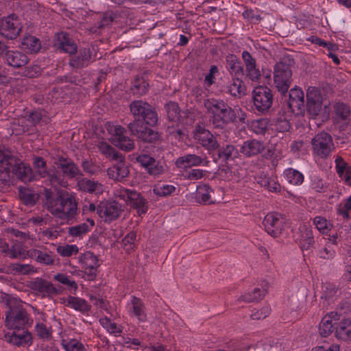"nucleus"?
<instances>
[{"label":"nucleus","mask_w":351,"mask_h":351,"mask_svg":"<svg viewBox=\"0 0 351 351\" xmlns=\"http://www.w3.org/2000/svg\"><path fill=\"white\" fill-rule=\"evenodd\" d=\"M43 206L54 217L69 221L75 218L77 213V202L71 194L56 195L50 189L43 191Z\"/></svg>","instance_id":"obj_1"},{"label":"nucleus","mask_w":351,"mask_h":351,"mask_svg":"<svg viewBox=\"0 0 351 351\" xmlns=\"http://www.w3.org/2000/svg\"><path fill=\"white\" fill-rule=\"evenodd\" d=\"M204 107L210 114V121L215 128H223L236 120L234 110L223 100L208 99L204 101Z\"/></svg>","instance_id":"obj_2"},{"label":"nucleus","mask_w":351,"mask_h":351,"mask_svg":"<svg viewBox=\"0 0 351 351\" xmlns=\"http://www.w3.org/2000/svg\"><path fill=\"white\" fill-rule=\"evenodd\" d=\"M113 193L116 198L124 201L128 206L135 209L139 215L147 212V201L136 191L119 186L114 189Z\"/></svg>","instance_id":"obj_3"},{"label":"nucleus","mask_w":351,"mask_h":351,"mask_svg":"<svg viewBox=\"0 0 351 351\" xmlns=\"http://www.w3.org/2000/svg\"><path fill=\"white\" fill-rule=\"evenodd\" d=\"M130 108L136 119L142 118L146 124L152 126L157 124L158 114L148 103L142 100L134 101L130 104Z\"/></svg>","instance_id":"obj_4"},{"label":"nucleus","mask_w":351,"mask_h":351,"mask_svg":"<svg viewBox=\"0 0 351 351\" xmlns=\"http://www.w3.org/2000/svg\"><path fill=\"white\" fill-rule=\"evenodd\" d=\"M292 77V71L287 64L283 62H278L274 69V84L277 90L282 94H285L289 90Z\"/></svg>","instance_id":"obj_5"},{"label":"nucleus","mask_w":351,"mask_h":351,"mask_svg":"<svg viewBox=\"0 0 351 351\" xmlns=\"http://www.w3.org/2000/svg\"><path fill=\"white\" fill-rule=\"evenodd\" d=\"M106 129L111 135L112 143L125 151H130L134 147V141L125 136V128L112 123H107Z\"/></svg>","instance_id":"obj_6"},{"label":"nucleus","mask_w":351,"mask_h":351,"mask_svg":"<svg viewBox=\"0 0 351 351\" xmlns=\"http://www.w3.org/2000/svg\"><path fill=\"white\" fill-rule=\"evenodd\" d=\"M22 28L19 17L14 14L0 19V35L7 39H16L20 35Z\"/></svg>","instance_id":"obj_7"},{"label":"nucleus","mask_w":351,"mask_h":351,"mask_svg":"<svg viewBox=\"0 0 351 351\" xmlns=\"http://www.w3.org/2000/svg\"><path fill=\"white\" fill-rule=\"evenodd\" d=\"M253 103L255 108L261 113L268 112L273 104L271 90L267 86H257L252 93Z\"/></svg>","instance_id":"obj_8"},{"label":"nucleus","mask_w":351,"mask_h":351,"mask_svg":"<svg viewBox=\"0 0 351 351\" xmlns=\"http://www.w3.org/2000/svg\"><path fill=\"white\" fill-rule=\"evenodd\" d=\"M78 262L84 273L86 279L90 281L95 280L97 269L100 266L98 257L93 252L88 251L79 256Z\"/></svg>","instance_id":"obj_9"},{"label":"nucleus","mask_w":351,"mask_h":351,"mask_svg":"<svg viewBox=\"0 0 351 351\" xmlns=\"http://www.w3.org/2000/svg\"><path fill=\"white\" fill-rule=\"evenodd\" d=\"M315 154L320 158L328 157L334 149V143L330 134L326 132L317 134L311 141Z\"/></svg>","instance_id":"obj_10"},{"label":"nucleus","mask_w":351,"mask_h":351,"mask_svg":"<svg viewBox=\"0 0 351 351\" xmlns=\"http://www.w3.org/2000/svg\"><path fill=\"white\" fill-rule=\"evenodd\" d=\"M27 323L28 317L25 309L20 306L10 308L5 319V326L8 328L14 330L24 329Z\"/></svg>","instance_id":"obj_11"},{"label":"nucleus","mask_w":351,"mask_h":351,"mask_svg":"<svg viewBox=\"0 0 351 351\" xmlns=\"http://www.w3.org/2000/svg\"><path fill=\"white\" fill-rule=\"evenodd\" d=\"M285 219L278 213H269L263 219V224L265 231L271 237L276 238L282 233Z\"/></svg>","instance_id":"obj_12"},{"label":"nucleus","mask_w":351,"mask_h":351,"mask_svg":"<svg viewBox=\"0 0 351 351\" xmlns=\"http://www.w3.org/2000/svg\"><path fill=\"white\" fill-rule=\"evenodd\" d=\"M194 138L208 152H213L219 148V144L215 136L208 130L199 125L195 128Z\"/></svg>","instance_id":"obj_13"},{"label":"nucleus","mask_w":351,"mask_h":351,"mask_svg":"<svg viewBox=\"0 0 351 351\" xmlns=\"http://www.w3.org/2000/svg\"><path fill=\"white\" fill-rule=\"evenodd\" d=\"M30 289L42 298H49L58 293V289L49 281L37 278L29 282Z\"/></svg>","instance_id":"obj_14"},{"label":"nucleus","mask_w":351,"mask_h":351,"mask_svg":"<svg viewBox=\"0 0 351 351\" xmlns=\"http://www.w3.org/2000/svg\"><path fill=\"white\" fill-rule=\"evenodd\" d=\"M307 108L311 114L317 115L322 109L323 98L320 90L310 86L306 90Z\"/></svg>","instance_id":"obj_15"},{"label":"nucleus","mask_w":351,"mask_h":351,"mask_svg":"<svg viewBox=\"0 0 351 351\" xmlns=\"http://www.w3.org/2000/svg\"><path fill=\"white\" fill-rule=\"evenodd\" d=\"M121 212V206L116 202H101L97 209V213L106 222L116 219Z\"/></svg>","instance_id":"obj_16"},{"label":"nucleus","mask_w":351,"mask_h":351,"mask_svg":"<svg viewBox=\"0 0 351 351\" xmlns=\"http://www.w3.org/2000/svg\"><path fill=\"white\" fill-rule=\"evenodd\" d=\"M128 313L131 317H136L139 322L147 321L146 308L143 302L133 295L126 306Z\"/></svg>","instance_id":"obj_17"},{"label":"nucleus","mask_w":351,"mask_h":351,"mask_svg":"<svg viewBox=\"0 0 351 351\" xmlns=\"http://www.w3.org/2000/svg\"><path fill=\"white\" fill-rule=\"evenodd\" d=\"M77 54L71 57L69 65L73 69H82L87 66L94 60L90 48H80Z\"/></svg>","instance_id":"obj_18"},{"label":"nucleus","mask_w":351,"mask_h":351,"mask_svg":"<svg viewBox=\"0 0 351 351\" xmlns=\"http://www.w3.org/2000/svg\"><path fill=\"white\" fill-rule=\"evenodd\" d=\"M18 159L8 153L1 152L0 156V178L1 180H7L10 178V172L17 165Z\"/></svg>","instance_id":"obj_19"},{"label":"nucleus","mask_w":351,"mask_h":351,"mask_svg":"<svg viewBox=\"0 0 351 351\" xmlns=\"http://www.w3.org/2000/svg\"><path fill=\"white\" fill-rule=\"evenodd\" d=\"M288 105L291 112L295 114H299L302 111L304 106V99L302 89L298 88L291 89Z\"/></svg>","instance_id":"obj_20"},{"label":"nucleus","mask_w":351,"mask_h":351,"mask_svg":"<svg viewBox=\"0 0 351 351\" xmlns=\"http://www.w3.org/2000/svg\"><path fill=\"white\" fill-rule=\"evenodd\" d=\"M55 45L61 51L69 54H75L77 52V45L65 32H60L56 35Z\"/></svg>","instance_id":"obj_21"},{"label":"nucleus","mask_w":351,"mask_h":351,"mask_svg":"<svg viewBox=\"0 0 351 351\" xmlns=\"http://www.w3.org/2000/svg\"><path fill=\"white\" fill-rule=\"evenodd\" d=\"M55 45L61 51L69 54H75L77 52V45L65 32H60L56 35Z\"/></svg>","instance_id":"obj_22"},{"label":"nucleus","mask_w":351,"mask_h":351,"mask_svg":"<svg viewBox=\"0 0 351 351\" xmlns=\"http://www.w3.org/2000/svg\"><path fill=\"white\" fill-rule=\"evenodd\" d=\"M136 161L144 167L150 175L158 176L163 173L164 168L154 158L147 154H142L136 158Z\"/></svg>","instance_id":"obj_23"},{"label":"nucleus","mask_w":351,"mask_h":351,"mask_svg":"<svg viewBox=\"0 0 351 351\" xmlns=\"http://www.w3.org/2000/svg\"><path fill=\"white\" fill-rule=\"evenodd\" d=\"M114 160L117 161V163L108 168V175L111 179L121 180L128 176L130 173L129 169L124 162V158L122 155L120 156V158Z\"/></svg>","instance_id":"obj_24"},{"label":"nucleus","mask_w":351,"mask_h":351,"mask_svg":"<svg viewBox=\"0 0 351 351\" xmlns=\"http://www.w3.org/2000/svg\"><path fill=\"white\" fill-rule=\"evenodd\" d=\"M61 303L64 306L73 308L82 313H87L90 311L91 306L83 298L69 295L61 298Z\"/></svg>","instance_id":"obj_25"},{"label":"nucleus","mask_w":351,"mask_h":351,"mask_svg":"<svg viewBox=\"0 0 351 351\" xmlns=\"http://www.w3.org/2000/svg\"><path fill=\"white\" fill-rule=\"evenodd\" d=\"M7 64L14 68H20L26 65L29 62L27 55L17 50H9L5 52L4 57Z\"/></svg>","instance_id":"obj_26"},{"label":"nucleus","mask_w":351,"mask_h":351,"mask_svg":"<svg viewBox=\"0 0 351 351\" xmlns=\"http://www.w3.org/2000/svg\"><path fill=\"white\" fill-rule=\"evenodd\" d=\"M339 320V315L335 312H330L326 315L322 319L319 330L323 337H328L334 330V325Z\"/></svg>","instance_id":"obj_27"},{"label":"nucleus","mask_w":351,"mask_h":351,"mask_svg":"<svg viewBox=\"0 0 351 351\" xmlns=\"http://www.w3.org/2000/svg\"><path fill=\"white\" fill-rule=\"evenodd\" d=\"M12 173L24 182L36 180V176H34L30 166L24 164L20 160H18L17 165L13 167Z\"/></svg>","instance_id":"obj_28"},{"label":"nucleus","mask_w":351,"mask_h":351,"mask_svg":"<svg viewBox=\"0 0 351 351\" xmlns=\"http://www.w3.org/2000/svg\"><path fill=\"white\" fill-rule=\"evenodd\" d=\"M264 149L263 143L253 139L244 141L240 147V152L246 157H252L261 154Z\"/></svg>","instance_id":"obj_29"},{"label":"nucleus","mask_w":351,"mask_h":351,"mask_svg":"<svg viewBox=\"0 0 351 351\" xmlns=\"http://www.w3.org/2000/svg\"><path fill=\"white\" fill-rule=\"evenodd\" d=\"M351 114L350 108L343 102H335L332 105V118L335 123L347 121Z\"/></svg>","instance_id":"obj_30"},{"label":"nucleus","mask_w":351,"mask_h":351,"mask_svg":"<svg viewBox=\"0 0 351 351\" xmlns=\"http://www.w3.org/2000/svg\"><path fill=\"white\" fill-rule=\"evenodd\" d=\"M299 244L302 251L308 250L315 243L313 231L311 227L302 225L300 228Z\"/></svg>","instance_id":"obj_31"},{"label":"nucleus","mask_w":351,"mask_h":351,"mask_svg":"<svg viewBox=\"0 0 351 351\" xmlns=\"http://www.w3.org/2000/svg\"><path fill=\"white\" fill-rule=\"evenodd\" d=\"M58 169H60L64 176L74 178L80 174V171L75 164L71 160L60 158L55 162Z\"/></svg>","instance_id":"obj_32"},{"label":"nucleus","mask_w":351,"mask_h":351,"mask_svg":"<svg viewBox=\"0 0 351 351\" xmlns=\"http://www.w3.org/2000/svg\"><path fill=\"white\" fill-rule=\"evenodd\" d=\"M29 254V258L35 259L36 262L40 264L52 265L55 263L56 255L51 252L30 249Z\"/></svg>","instance_id":"obj_33"},{"label":"nucleus","mask_w":351,"mask_h":351,"mask_svg":"<svg viewBox=\"0 0 351 351\" xmlns=\"http://www.w3.org/2000/svg\"><path fill=\"white\" fill-rule=\"evenodd\" d=\"M204 160L195 154H186L179 157L176 162L178 167L181 169H188L192 167L200 166L203 164Z\"/></svg>","instance_id":"obj_34"},{"label":"nucleus","mask_w":351,"mask_h":351,"mask_svg":"<svg viewBox=\"0 0 351 351\" xmlns=\"http://www.w3.org/2000/svg\"><path fill=\"white\" fill-rule=\"evenodd\" d=\"M7 248L0 247V251L12 258L25 259L29 257V250H25L20 243H14L11 248L7 244Z\"/></svg>","instance_id":"obj_35"},{"label":"nucleus","mask_w":351,"mask_h":351,"mask_svg":"<svg viewBox=\"0 0 351 351\" xmlns=\"http://www.w3.org/2000/svg\"><path fill=\"white\" fill-rule=\"evenodd\" d=\"M217 149L218 158L224 162L232 161L239 156V151L233 145L228 144Z\"/></svg>","instance_id":"obj_36"},{"label":"nucleus","mask_w":351,"mask_h":351,"mask_svg":"<svg viewBox=\"0 0 351 351\" xmlns=\"http://www.w3.org/2000/svg\"><path fill=\"white\" fill-rule=\"evenodd\" d=\"M211 193H213V190L208 185H200L197 188L195 199L200 204H213L215 200L213 199Z\"/></svg>","instance_id":"obj_37"},{"label":"nucleus","mask_w":351,"mask_h":351,"mask_svg":"<svg viewBox=\"0 0 351 351\" xmlns=\"http://www.w3.org/2000/svg\"><path fill=\"white\" fill-rule=\"evenodd\" d=\"M77 186L79 190L88 193H100L103 191V186L100 183L86 178L79 180Z\"/></svg>","instance_id":"obj_38"},{"label":"nucleus","mask_w":351,"mask_h":351,"mask_svg":"<svg viewBox=\"0 0 351 351\" xmlns=\"http://www.w3.org/2000/svg\"><path fill=\"white\" fill-rule=\"evenodd\" d=\"M256 182L270 192L278 193L280 191L281 186L274 178L261 174L256 178Z\"/></svg>","instance_id":"obj_39"},{"label":"nucleus","mask_w":351,"mask_h":351,"mask_svg":"<svg viewBox=\"0 0 351 351\" xmlns=\"http://www.w3.org/2000/svg\"><path fill=\"white\" fill-rule=\"evenodd\" d=\"M32 341V335L29 332L24 329L14 331L10 336L9 341L16 346L26 345Z\"/></svg>","instance_id":"obj_40"},{"label":"nucleus","mask_w":351,"mask_h":351,"mask_svg":"<svg viewBox=\"0 0 351 351\" xmlns=\"http://www.w3.org/2000/svg\"><path fill=\"white\" fill-rule=\"evenodd\" d=\"M335 336L341 340L351 341V321L349 319H343L339 322Z\"/></svg>","instance_id":"obj_41"},{"label":"nucleus","mask_w":351,"mask_h":351,"mask_svg":"<svg viewBox=\"0 0 351 351\" xmlns=\"http://www.w3.org/2000/svg\"><path fill=\"white\" fill-rule=\"evenodd\" d=\"M22 48L27 51L36 53L41 48V43L38 38L34 36L28 35L23 37L21 41Z\"/></svg>","instance_id":"obj_42"},{"label":"nucleus","mask_w":351,"mask_h":351,"mask_svg":"<svg viewBox=\"0 0 351 351\" xmlns=\"http://www.w3.org/2000/svg\"><path fill=\"white\" fill-rule=\"evenodd\" d=\"M226 92L236 97H241L245 94V86L239 78L232 79L227 85Z\"/></svg>","instance_id":"obj_43"},{"label":"nucleus","mask_w":351,"mask_h":351,"mask_svg":"<svg viewBox=\"0 0 351 351\" xmlns=\"http://www.w3.org/2000/svg\"><path fill=\"white\" fill-rule=\"evenodd\" d=\"M61 345L66 351H88L87 346L74 338H63Z\"/></svg>","instance_id":"obj_44"},{"label":"nucleus","mask_w":351,"mask_h":351,"mask_svg":"<svg viewBox=\"0 0 351 351\" xmlns=\"http://www.w3.org/2000/svg\"><path fill=\"white\" fill-rule=\"evenodd\" d=\"M322 299H325L328 303L334 302L339 295V289L330 282H325L322 286Z\"/></svg>","instance_id":"obj_45"},{"label":"nucleus","mask_w":351,"mask_h":351,"mask_svg":"<svg viewBox=\"0 0 351 351\" xmlns=\"http://www.w3.org/2000/svg\"><path fill=\"white\" fill-rule=\"evenodd\" d=\"M33 165L36 173H34L36 176V180L40 178H46L49 170L47 167L46 161L40 156H35L33 160Z\"/></svg>","instance_id":"obj_46"},{"label":"nucleus","mask_w":351,"mask_h":351,"mask_svg":"<svg viewBox=\"0 0 351 351\" xmlns=\"http://www.w3.org/2000/svg\"><path fill=\"white\" fill-rule=\"evenodd\" d=\"M287 181L293 185H300L304 182V176L298 170L289 168L284 171Z\"/></svg>","instance_id":"obj_47"},{"label":"nucleus","mask_w":351,"mask_h":351,"mask_svg":"<svg viewBox=\"0 0 351 351\" xmlns=\"http://www.w3.org/2000/svg\"><path fill=\"white\" fill-rule=\"evenodd\" d=\"M53 279L62 285H66L69 290L73 293H75L78 289L77 282L64 274H57L54 276Z\"/></svg>","instance_id":"obj_48"},{"label":"nucleus","mask_w":351,"mask_h":351,"mask_svg":"<svg viewBox=\"0 0 351 351\" xmlns=\"http://www.w3.org/2000/svg\"><path fill=\"white\" fill-rule=\"evenodd\" d=\"M19 197L26 205H34L38 199V195L29 189H19Z\"/></svg>","instance_id":"obj_49"},{"label":"nucleus","mask_w":351,"mask_h":351,"mask_svg":"<svg viewBox=\"0 0 351 351\" xmlns=\"http://www.w3.org/2000/svg\"><path fill=\"white\" fill-rule=\"evenodd\" d=\"M266 293V288H255L252 292L242 295L241 300L247 302L258 301L260 300H262Z\"/></svg>","instance_id":"obj_50"},{"label":"nucleus","mask_w":351,"mask_h":351,"mask_svg":"<svg viewBox=\"0 0 351 351\" xmlns=\"http://www.w3.org/2000/svg\"><path fill=\"white\" fill-rule=\"evenodd\" d=\"M49 184L54 188H58L60 186H64V181L60 172L56 169H49L48 174L47 176Z\"/></svg>","instance_id":"obj_51"},{"label":"nucleus","mask_w":351,"mask_h":351,"mask_svg":"<svg viewBox=\"0 0 351 351\" xmlns=\"http://www.w3.org/2000/svg\"><path fill=\"white\" fill-rule=\"evenodd\" d=\"M99 323L108 332L115 336H118L122 332L121 326L112 322L111 319L107 317L101 318Z\"/></svg>","instance_id":"obj_52"},{"label":"nucleus","mask_w":351,"mask_h":351,"mask_svg":"<svg viewBox=\"0 0 351 351\" xmlns=\"http://www.w3.org/2000/svg\"><path fill=\"white\" fill-rule=\"evenodd\" d=\"M97 146L100 152L105 155L107 158H111L112 160L120 158V156L121 154L117 152L115 149L108 143L104 141H101L99 143Z\"/></svg>","instance_id":"obj_53"},{"label":"nucleus","mask_w":351,"mask_h":351,"mask_svg":"<svg viewBox=\"0 0 351 351\" xmlns=\"http://www.w3.org/2000/svg\"><path fill=\"white\" fill-rule=\"evenodd\" d=\"M57 253L62 257H70L79 252V247L75 244H66L58 246Z\"/></svg>","instance_id":"obj_54"},{"label":"nucleus","mask_w":351,"mask_h":351,"mask_svg":"<svg viewBox=\"0 0 351 351\" xmlns=\"http://www.w3.org/2000/svg\"><path fill=\"white\" fill-rule=\"evenodd\" d=\"M90 232V226L87 223L71 226L68 230V234L74 237H80Z\"/></svg>","instance_id":"obj_55"},{"label":"nucleus","mask_w":351,"mask_h":351,"mask_svg":"<svg viewBox=\"0 0 351 351\" xmlns=\"http://www.w3.org/2000/svg\"><path fill=\"white\" fill-rule=\"evenodd\" d=\"M167 117L171 121H176L179 119L180 109L176 102L170 101L165 105Z\"/></svg>","instance_id":"obj_56"},{"label":"nucleus","mask_w":351,"mask_h":351,"mask_svg":"<svg viewBox=\"0 0 351 351\" xmlns=\"http://www.w3.org/2000/svg\"><path fill=\"white\" fill-rule=\"evenodd\" d=\"M311 188L316 192L324 193L328 189V184L323 178L314 176L311 178Z\"/></svg>","instance_id":"obj_57"},{"label":"nucleus","mask_w":351,"mask_h":351,"mask_svg":"<svg viewBox=\"0 0 351 351\" xmlns=\"http://www.w3.org/2000/svg\"><path fill=\"white\" fill-rule=\"evenodd\" d=\"M351 210V195L344 202L340 203L337 208V213L343 219H349V211Z\"/></svg>","instance_id":"obj_58"},{"label":"nucleus","mask_w":351,"mask_h":351,"mask_svg":"<svg viewBox=\"0 0 351 351\" xmlns=\"http://www.w3.org/2000/svg\"><path fill=\"white\" fill-rule=\"evenodd\" d=\"M313 224L316 228L322 234L327 233L330 230L331 224L323 217L317 216L313 219Z\"/></svg>","instance_id":"obj_59"},{"label":"nucleus","mask_w":351,"mask_h":351,"mask_svg":"<svg viewBox=\"0 0 351 351\" xmlns=\"http://www.w3.org/2000/svg\"><path fill=\"white\" fill-rule=\"evenodd\" d=\"M269 126V121L267 119H259L252 123V128L257 134H264Z\"/></svg>","instance_id":"obj_60"},{"label":"nucleus","mask_w":351,"mask_h":351,"mask_svg":"<svg viewBox=\"0 0 351 351\" xmlns=\"http://www.w3.org/2000/svg\"><path fill=\"white\" fill-rule=\"evenodd\" d=\"M159 137L160 135L157 132L146 127L138 136V138L146 142H154L158 141Z\"/></svg>","instance_id":"obj_61"},{"label":"nucleus","mask_w":351,"mask_h":351,"mask_svg":"<svg viewBox=\"0 0 351 351\" xmlns=\"http://www.w3.org/2000/svg\"><path fill=\"white\" fill-rule=\"evenodd\" d=\"M149 88V84L143 80H136L134 82L133 87L132 88L134 94L137 95H143L145 94Z\"/></svg>","instance_id":"obj_62"},{"label":"nucleus","mask_w":351,"mask_h":351,"mask_svg":"<svg viewBox=\"0 0 351 351\" xmlns=\"http://www.w3.org/2000/svg\"><path fill=\"white\" fill-rule=\"evenodd\" d=\"M227 62L229 65L230 71L232 73H234L235 75H239V73H243V68L241 62L238 60L236 56H232L228 60H227Z\"/></svg>","instance_id":"obj_63"},{"label":"nucleus","mask_w":351,"mask_h":351,"mask_svg":"<svg viewBox=\"0 0 351 351\" xmlns=\"http://www.w3.org/2000/svg\"><path fill=\"white\" fill-rule=\"evenodd\" d=\"M145 128L146 127L144 126L143 123L140 119H136L128 125V129L132 134L138 138L144 130Z\"/></svg>","instance_id":"obj_64"}]
</instances>
